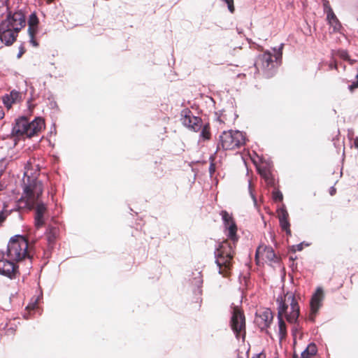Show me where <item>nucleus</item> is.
Returning a JSON list of instances; mask_svg holds the SVG:
<instances>
[{"label":"nucleus","instance_id":"nucleus-1","mask_svg":"<svg viewBox=\"0 0 358 358\" xmlns=\"http://www.w3.org/2000/svg\"><path fill=\"white\" fill-rule=\"evenodd\" d=\"M220 215L225 227L226 235L230 241L226 240L220 243L215 251V257L219 273L227 275L231 266L235 245L238 238L236 235L237 227L232 216L226 210H222Z\"/></svg>","mask_w":358,"mask_h":358},{"label":"nucleus","instance_id":"nucleus-2","mask_svg":"<svg viewBox=\"0 0 358 358\" xmlns=\"http://www.w3.org/2000/svg\"><path fill=\"white\" fill-rule=\"evenodd\" d=\"M278 337L282 341L287 336V328L283 316L289 323H296L298 320L300 310L295 296L292 292H287L284 299L278 297Z\"/></svg>","mask_w":358,"mask_h":358},{"label":"nucleus","instance_id":"nucleus-3","mask_svg":"<svg viewBox=\"0 0 358 358\" xmlns=\"http://www.w3.org/2000/svg\"><path fill=\"white\" fill-rule=\"evenodd\" d=\"M25 16L22 11L9 14L0 23V40L6 45H10L15 41L17 33L25 26Z\"/></svg>","mask_w":358,"mask_h":358},{"label":"nucleus","instance_id":"nucleus-4","mask_svg":"<svg viewBox=\"0 0 358 358\" xmlns=\"http://www.w3.org/2000/svg\"><path fill=\"white\" fill-rule=\"evenodd\" d=\"M44 126L45 122L41 117H36L33 121L29 122L26 117H22L16 120L12 129L11 135L13 137L26 136L31 138L40 132Z\"/></svg>","mask_w":358,"mask_h":358},{"label":"nucleus","instance_id":"nucleus-5","mask_svg":"<svg viewBox=\"0 0 358 358\" xmlns=\"http://www.w3.org/2000/svg\"><path fill=\"white\" fill-rule=\"evenodd\" d=\"M28 245V241L24 236L15 235L11 237L7 245L8 257L17 262L29 257Z\"/></svg>","mask_w":358,"mask_h":358},{"label":"nucleus","instance_id":"nucleus-6","mask_svg":"<svg viewBox=\"0 0 358 358\" xmlns=\"http://www.w3.org/2000/svg\"><path fill=\"white\" fill-rule=\"evenodd\" d=\"M245 143V136L239 131L229 130L223 131L220 136L218 147L222 146L224 150H234Z\"/></svg>","mask_w":358,"mask_h":358},{"label":"nucleus","instance_id":"nucleus-7","mask_svg":"<svg viewBox=\"0 0 358 358\" xmlns=\"http://www.w3.org/2000/svg\"><path fill=\"white\" fill-rule=\"evenodd\" d=\"M182 124L189 129L198 132L202 127V120L201 117L194 116L192 112L188 108L181 111Z\"/></svg>","mask_w":358,"mask_h":358},{"label":"nucleus","instance_id":"nucleus-8","mask_svg":"<svg viewBox=\"0 0 358 358\" xmlns=\"http://www.w3.org/2000/svg\"><path fill=\"white\" fill-rule=\"evenodd\" d=\"M231 327L236 334L237 338H239L240 334L243 332V337H245V316L243 312L238 308H234L232 312L231 319Z\"/></svg>","mask_w":358,"mask_h":358},{"label":"nucleus","instance_id":"nucleus-9","mask_svg":"<svg viewBox=\"0 0 358 358\" xmlns=\"http://www.w3.org/2000/svg\"><path fill=\"white\" fill-rule=\"evenodd\" d=\"M43 191V183L41 180H34L30 184L26 185L24 188V192L27 197L28 203H35L38 201V198Z\"/></svg>","mask_w":358,"mask_h":358},{"label":"nucleus","instance_id":"nucleus-10","mask_svg":"<svg viewBox=\"0 0 358 358\" xmlns=\"http://www.w3.org/2000/svg\"><path fill=\"white\" fill-rule=\"evenodd\" d=\"M324 294L322 287H317L315 292L313 294L310 300V320H314V317L322 306Z\"/></svg>","mask_w":358,"mask_h":358},{"label":"nucleus","instance_id":"nucleus-11","mask_svg":"<svg viewBox=\"0 0 358 358\" xmlns=\"http://www.w3.org/2000/svg\"><path fill=\"white\" fill-rule=\"evenodd\" d=\"M32 208H35L34 224L37 229L41 228L45 223L44 215L47 211L46 205L41 201L35 203H28Z\"/></svg>","mask_w":358,"mask_h":358},{"label":"nucleus","instance_id":"nucleus-12","mask_svg":"<svg viewBox=\"0 0 358 358\" xmlns=\"http://www.w3.org/2000/svg\"><path fill=\"white\" fill-rule=\"evenodd\" d=\"M272 321L273 314L270 309L256 313L255 322L262 331L269 327Z\"/></svg>","mask_w":358,"mask_h":358},{"label":"nucleus","instance_id":"nucleus-13","mask_svg":"<svg viewBox=\"0 0 358 358\" xmlns=\"http://www.w3.org/2000/svg\"><path fill=\"white\" fill-rule=\"evenodd\" d=\"M17 267L15 264L6 259H0V274L10 279L15 277Z\"/></svg>","mask_w":358,"mask_h":358},{"label":"nucleus","instance_id":"nucleus-14","mask_svg":"<svg viewBox=\"0 0 358 358\" xmlns=\"http://www.w3.org/2000/svg\"><path fill=\"white\" fill-rule=\"evenodd\" d=\"M255 65L258 69L259 66L263 71H269L274 66L272 55L269 52H265L258 57Z\"/></svg>","mask_w":358,"mask_h":358},{"label":"nucleus","instance_id":"nucleus-15","mask_svg":"<svg viewBox=\"0 0 358 358\" xmlns=\"http://www.w3.org/2000/svg\"><path fill=\"white\" fill-rule=\"evenodd\" d=\"M317 352V346L315 343H310L306 348L301 352V358H312Z\"/></svg>","mask_w":358,"mask_h":358},{"label":"nucleus","instance_id":"nucleus-16","mask_svg":"<svg viewBox=\"0 0 358 358\" xmlns=\"http://www.w3.org/2000/svg\"><path fill=\"white\" fill-rule=\"evenodd\" d=\"M338 55L343 59L348 61L350 64L355 65V67L357 69V73L356 74V77L358 78V61L355 60V59H351L346 50H338Z\"/></svg>","mask_w":358,"mask_h":358},{"label":"nucleus","instance_id":"nucleus-17","mask_svg":"<svg viewBox=\"0 0 358 358\" xmlns=\"http://www.w3.org/2000/svg\"><path fill=\"white\" fill-rule=\"evenodd\" d=\"M327 20H329V22L331 24H334L335 23L334 29V30H337L338 29L337 26L339 27L340 24H339L338 20L336 18V16L335 15V14H334L333 10L331 9V8H329V10H327Z\"/></svg>","mask_w":358,"mask_h":358},{"label":"nucleus","instance_id":"nucleus-18","mask_svg":"<svg viewBox=\"0 0 358 358\" xmlns=\"http://www.w3.org/2000/svg\"><path fill=\"white\" fill-rule=\"evenodd\" d=\"M38 19L35 13H31L28 20V31H36Z\"/></svg>","mask_w":358,"mask_h":358},{"label":"nucleus","instance_id":"nucleus-19","mask_svg":"<svg viewBox=\"0 0 358 358\" xmlns=\"http://www.w3.org/2000/svg\"><path fill=\"white\" fill-rule=\"evenodd\" d=\"M277 213L279 222L289 220V214L284 205L277 210Z\"/></svg>","mask_w":358,"mask_h":358},{"label":"nucleus","instance_id":"nucleus-20","mask_svg":"<svg viewBox=\"0 0 358 358\" xmlns=\"http://www.w3.org/2000/svg\"><path fill=\"white\" fill-rule=\"evenodd\" d=\"M200 130H201L200 134V138H202L203 140H209L210 138L209 124H202V127Z\"/></svg>","mask_w":358,"mask_h":358},{"label":"nucleus","instance_id":"nucleus-21","mask_svg":"<svg viewBox=\"0 0 358 358\" xmlns=\"http://www.w3.org/2000/svg\"><path fill=\"white\" fill-rule=\"evenodd\" d=\"M264 254L266 258L269 261H273L275 262V259H276L275 254L271 247H266L264 249Z\"/></svg>","mask_w":358,"mask_h":358},{"label":"nucleus","instance_id":"nucleus-22","mask_svg":"<svg viewBox=\"0 0 358 358\" xmlns=\"http://www.w3.org/2000/svg\"><path fill=\"white\" fill-rule=\"evenodd\" d=\"M282 230L285 231L288 236H291L290 223L289 220L279 222Z\"/></svg>","mask_w":358,"mask_h":358},{"label":"nucleus","instance_id":"nucleus-23","mask_svg":"<svg viewBox=\"0 0 358 358\" xmlns=\"http://www.w3.org/2000/svg\"><path fill=\"white\" fill-rule=\"evenodd\" d=\"M36 31H28L30 37L29 42L34 47H37L38 45V43L34 40V34Z\"/></svg>","mask_w":358,"mask_h":358},{"label":"nucleus","instance_id":"nucleus-24","mask_svg":"<svg viewBox=\"0 0 358 358\" xmlns=\"http://www.w3.org/2000/svg\"><path fill=\"white\" fill-rule=\"evenodd\" d=\"M3 101L7 108L11 107L12 104L15 103V101L10 99V96H8V95H6L3 98Z\"/></svg>","mask_w":358,"mask_h":358},{"label":"nucleus","instance_id":"nucleus-25","mask_svg":"<svg viewBox=\"0 0 358 358\" xmlns=\"http://www.w3.org/2000/svg\"><path fill=\"white\" fill-rule=\"evenodd\" d=\"M273 198L275 201H282L283 199V196L281 192L275 191L273 193Z\"/></svg>","mask_w":358,"mask_h":358},{"label":"nucleus","instance_id":"nucleus-26","mask_svg":"<svg viewBox=\"0 0 358 358\" xmlns=\"http://www.w3.org/2000/svg\"><path fill=\"white\" fill-rule=\"evenodd\" d=\"M47 236H48V241L49 243H52L55 238H56V235H55V231H52V230H50L48 233H47Z\"/></svg>","mask_w":358,"mask_h":358},{"label":"nucleus","instance_id":"nucleus-27","mask_svg":"<svg viewBox=\"0 0 358 358\" xmlns=\"http://www.w3.org/2000/svg\"><path fill=\"white\" fill-rule=\"evenodd\" d=\"M10 99H11L13 101H16L20 97V93L17 91L13 90L10 94L8 95Z\"/></svg>","mask_w":358,"mask_h":358},{"label":"nucleus","instance_id":"nucleus-28","mask_svg":"<svg viewBox=\"0 0 358 358\" xmlns=\"http://www.w3.org/2000/svg\"><path fill=\"white\" fill-rule=\"evenodd\" d=\"M224 1L228 6V9L231 13H234V0H222Z\"/></svg>","mask_w":358,"mask_h":358},{"label":"nucleus","instance_id":"nucleus-29","mask_svg":"<svg viewBox=\"0 0 358 358\" xmlns=\"http://www.w3.org/2000/svg\"><path fill=\"white\" fill-rule=\"evenodd\" d=\"M8 213L6 211L1 210L0 211V225L5 221L8 216Z\"/></svg>","mask_w":358,"mask_h":358},{"label":"nucleus","instance_id":"nucleus-30","mask_svg":"<svg viewBox=\"0 0 358 358\" xmlns=\"http://www.w3.org/2000/svg\"><path fill=\"white\" fill-rule=\"evenodd\" d=\"M37 303H38V299H36V300L34 301V303H29V304L27 306V308L28 310H33V309H34V308H35V307H36V305H37Z\"/></svg>","mask_w":358,"mask_h":358},{"label":"nucleus","instance_id":"nucleus-31","mask_svg":"<svg viewBox=\"0 0 358 358\" xmlns=\"http://www.w3.org/2000/svg\"><path fill=\"white\" fill-rule=\"evenodd\" d=\"M299 331V325H295L292 329V335L294 337V341H295L296 337V333Z\"/></svg>","mask_w":358,"mask_h":358},{"label":"nucleus","instance_id":"nucleus-32","mask_svg":"<svg viewBox=\"0 0 358 358\" xmlns=\"http://www.w3.org/2000/svg\"><path fill=\"white\" fill-rule=\"evenodd\" d=\"M293 248H295V249H294V251H301L303 248V243H300L296 245H294Z\"/></svg>","mask_w":358,"mask_h":358},{"label":"nucleus","instance_id":"nucleus-33","mask_svg":"<svg viewBox=\"0 0 358 358\" xmlns=\"http://www.w3.org/2000/svg\"><path fill=\"white\" fill-rule=\"evenodd\" d=\"M323 6H324V10L327 13V10H329V8H331V6H329V2L327 1H325L323 3Z\"/></svg>","mask_w":358,"mask_h":358},{"label":"nucleus","instance_id":"nucleus-34","mask_svg":"<svg viewBox=\"0 0 358 358\" xmlns=\"http://www.w3.org/2000/svg\"><path fill=\"white\" fill-rule=\"evenodd\" d=\"M348 87L351 91L358 87V81L352 83V84L350 85Z\"/></svg>","mask_w":358,"mask_h":358},{"label":"nucleus","instance_id":"nucleus-35","mask_svg":"<svg viewBox=\"0 0 358 358\" xmlns=\"http://www.w3.org/2000/svg\"><path fill=\"white\" fill-rule=\"evenodd\" d=\"M25 50L24 49V48L22 46H20V50H19V52L17 55V58H20L22 57V55L24 53Z\"/></svg>","mask_w":358,"mask_h":358},{"label":"nucleus","instance_id":"nucleus-36","mask_svg":"<svg viewBox=\"0 0 358 358\" xmlns=\"http://www.w3.org/2000/svg\"><path fill=\"white\" fill-rule=\"evenodd\" d=\"M283 44H281L280 47L279 48V52L278 53V55L276 56L275 59H278V57H281L282 56V49Z\"/></svg>","mask_w":358,"mask_h":358},{"label":"nucleus","instance_id":"nucleus-37","mask_svg":"<svg viewBox=\"0 0 358 358\" xmlns=\"http://www.w3.org/2000/svg\"><path fill=\"white\" fill-rule=\"evenodd\" d=\"M329 69H337V64L336 63H331L329 65Z\"/></svg>","mask_w":358,"mask_h":358},{"label":"nucleus","instance_id":"nucleus-38","mask_svg":"<svg viewBox=\"0 0 358 358\" xmlns=\"http://www.w3.org/2000/svg\"><path fill=\"white\" fill-rule=\"evenodd\" d=\"M260 174L264 176L266 180H268V176L266 171H259Z\"/></svg>","mask_w":358,"mask_h":358},{"label":"nucleus","instance_id":"nucleus-39","mask_svg":"<svg viewBox=\"0 0 358 358\" xmlns=\"http://www.w3.org/2000/svg\"><path fill=\"white\" fill-rule=\"evenodd\" d=\"M249 189H250V194H251V196H252L253 201L255 202H256V198H255V196H254V194H252V192L251 191V183L250 182L249 183Z\"/></svg>","mask_w":358,"mask_h":358},{"label":"nucleus","instance_id":"nucleus-40","mask_svg":"<svg viewBox=\"0 0 358 358\" xmlns=\"http://www.w3.org/2000/svg\"><path fill=\"white\" fill-rule=\"evenodd\" d=\"M252 358H265V356L262 353H259V354L255 355Z\"/></svg>","mask_w":358,"mask_h":358},{"label":"nucleus","instance_id":"nucleus-41","mask_svg":"<svg viewBox=\"0 0 358 358\" xmlns=\"http://www.w3.org/2000/svg\"><path fill=\"white\" fill-rule=\"evenodd\" d=\"M209 171L210 173H213L215 171V166L213 164H211L209 167Z\"/></svg>","mask_w":358,"mask_h":358},{"label":"nucleus","instance_id":"nucleus-42","mask_svg":"<svg viewBox=\"0 0 358 358\" xmlns=\"http://www.w3.org/2000/svg\"><path fill=\"white\" fill-rule=\"evenodd\" d=\"M354 144L355 147L358 148V136L355 139Z\"/></svg>","mask_w":358,"mask_h":358},{"label":"nucleus","instance_id":"nucleus-43","mask_svg":"<svg viewBox=\"0 0 358 358\" xmlns=\"http://www.w3.org/2000/svg\"><path fill=\"white\" fill-rule=\"evenodd\" d=\"M335 192H336V189H335L334 187H332V188H331V191H330V194H331V195H334V194L335 193Z\"/></svg>","mask_w":358,"mask_h":358},{"label":"nucleus","instance_id":"nucleus-44","mask_svg":"<svg viewBox=\"0 0 358 358\" xmlns=\"http://www.w3.org/2000/svg\"><path fill=\"white\" fill-rule=\"evenodd\" d=\"M3 113L2 112L1 110H0V119L3 118Z\"/></svg>","mask_w":358,"mask_h":358},{"label":"nucleus","instance_id":"nucleus-45","mask_svg":"<svg viewBox=\"0 0 358 358\" xmlns=\"http://www.w3.org/2000/svg\"><path fill=\"white\" fill-rule=\"evenodd\" d=\"M258 252H259V250H257L256 256L257 255Z\"/></svg>","mask_w":358,"mask_h":358},{"label":"nucleus","instance_id":"nucleus-46","mask_svg":"<svg viewBox=\"0 0 358 358\" xmlns=\"http://www.w3.org/2000/svg\"><path fill=\"white\" fill-rule=\"evenodd\" d=\"M238 358H239V357H238Z\"/></svg>","mask_w":358,"mask_h":358}]
</instances>
